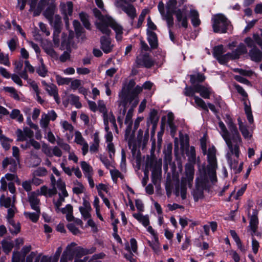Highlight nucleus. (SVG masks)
Segmentation results:
<instances>
[{
  "instance_id": "obj_38",
  "label": "nucleus",
  "mask_w": 262,
  "mask_h": 262,
  "mask_svg": "<svg viewBox=\"0 0 262 262\" xmlns=\"http://www.w3.org/2000/svg\"><path fill=\"white\" fill-rule=\"evenodd\" d=\"M40 65L36 69V72L41 77H45L47 75L48 70L43 63V59H40Z\"/></svg>"
},
{
  "instance_id": "obj_4",
  "label": "nucleus",
  "mask_w": 262,
  "mask_h": 262,
  "mask_svg": "<svg viewBox=\"0 0 262 262\" xmlns=\"http://www.w3.org/2000/svg\"><path fill=\"white\" fill-rule=\"evenodd\" d=\"M194 166L191 163H186L185 165V170L183 176L181 179L180 188H176L175 194L176 196L181 195L182 200H185L187 197V186L191 188L194 175Z\"/></svg>"
},
{
  "instance_id": "obj_6",
  "label": "nucleus",
  "mask_w": 262,
  "mask_h": 262,
  "mask_svg": "<svg viewBox=\"0 0 262 262\" xmlns=\"http://www.w3.org/2000/svg\"><path fill=\"white\" fill-rule=\"evenodd\" d=\"M177 4V0H169L166 4V9L168 12L175 14L179 27L187 28L188 24L187 7L185 6L182 9H176Z\"/></svg>"
},
{
  "instance_id": "obj_28",
  "label": "nucleus",
  "mask_w": 262,
  "mask_h": 262,
  "mask_svg": "<svg viewBox=\"0 0 262 262\" xmlns=\"http://www.w3.org/2000/svg\"><path fill=\"white\" fill-rule=\"evenodd\" d=\"M186 154L188 157V162L187 163L192 164L194 166L196 162V154L194 147H190Z\"/></svg>"
},
{
  "instance_id": "obj_63",
  "label": "nucleus",
  "mask_w": 262,
  "mask_h": 262,
  "mask_svg": "<svg viewBox=\"0 0 262 262\" xmlns=\"http://www.w3.org/2000/svg\"><path fill=\"white\" fill-rule=\"evenodd\" d=\"M57 144L59 146L62 148L66 151L68 152L69 153L70 152L71 147L70 146L63 142L62 140L59 139L57 141Z\"/></svg>"
},
{
  "instance_id": "obj_49",
  "label": "nucleus",
  "mask_w": 262,
  "mask_h": 262,
  "mask_svg": "<svg viewBox=\"0 0 262 262\" xmlns=\"http://www.w3.org/2000/svg\"><path fill=\"white\" fill-rule=\"evenodd\" d=\"M50 119L46 114L44 113L41 115V118L40 120V125L41 128L46 129L49 124Z\"/></svg>"
},
{
  "instance_id": "obj_51",
  "label": "nucleus",
  "mask_w": 262,
  "mask_h": 262,
  "mask_svg": "<svg viewBox=\"0 0 262 262\" xmlns=\"http://www.w3.org/2000/svg\"><path fill=\"white\" fill-rule=\"evenodd\" d=\"M60 33V29H57L56 30H54L53 34V41L54 44V46L56 47H58L60 43V38H59V34Z\"/></svg>"
},
{
  "instance_id": "obj_26",
  "label": "nucleus",
  "mask_w": 262,
  "mask_h": 262,
  "mask_svg": "<svg viewBox=\"0 0 262 262\" xmlns=\"http://www.w3.org/2000/svg\"><path fill=\"white\" fill-rule=\"evenodd\" d=\"M189 77L190 82L192 85H196V84H199V83L202 82L206 79L205 75L201 73L190 75Z\"/></svg>"
},
{
  "instance_id": "obj_3",
  "label": "nucleus",
  "mask_w": 262,
  "mask_h": 262,
  "mask_svg": "<svg viewBox=\"0 0 262 262\" xmlns=\"http://www.w3.org/2000/svg\"><path fill=\"white\" fill-rule=\"evenodd\" d=\"M93 12L94 16L99 21L96 23L97 29L102 33L109 35L111 30L108 27H110L115 31L117 40H121L122 39L123 28L121 26L117 24L111 17L102 15L101 12L97 8H94L93 10Z\"/></svg>"
},
{
  "instance_id": "obj_18",
  "label": "nucleus",
  "mask_w": 262,
  "mask_h": 262,
  "mask_svg": "<svg viewBox=\"0 0 262 262\" xmlns=\"http://www.w3.org/2000/svg\"><path fill=\"white\" fill-rule=\"evenodd\" d=\"M17 163H18L16 159L10 157L5 158L2 162V167L5 169L7 167L8 165H10L11 167L10 170L11 172H15L16 169Z\"/></svg>"
},
{
  "instance_id": "obj_8",
  "label": "nucleus",
  "mask_w": 262,
  "mask_h": 262,
  "mask_svg": "<svg viewBox=\"0 0 262 262\" xmlns=\"http://www.w3.org/2000/svg\"><path fill=\"white\" fill-rule=\"evenodd\" d=\"M212 21V28L214 33H225L230 26V21L222 14L214 15Z\"/></svg>"
},
{
  "instance_id": "obj_56",
  "label": "nucleus",
  "mask_w": 262,
  "mask_h": 262,
  "mask_svg": "<svg viewBox=\"0 0 262 262\" xmlns=\"http://www.w3.org/2000/svg\"><path fill=\"white\" fill-rule=\"evenodd\" d=\"M37 256V252H31L26 256V258L23 256L21 262H33V259L35 260V258Z\"/></svg>"
},
{
  "instance_id": "obj_36",
  "label": "nucleus",
  "mask_w": 262,
  "mask_h": 262,
  "mask_svg": "<svg viewBox=\"0 0 262 262\" xmlns=\"http://www.w3.org/2000/svg\"><path fill=\"white\" fill-rule=\"evenodd\" d=\"M9 50L12 52H14L18 47L19 42L17 37L14 36L7 42Z\"/></svg>"
},
{
  "instance_id": "obj_19",
  "label": "nucleus",
  "mask_w": 262,
  "mask_h": 262,
  "mask_svg": "<svg viewBox=\"0 0 262 262\" xmlns=\"http://www.w3.org/2000/svg\"><path fill=\"white\" fill-rule=\"evenodd\" d=\"M159 120V117L158 115V111L154 109L150 113L149 119L147 123L149 126V124L150 123L152 125L153 129H155L157 127Z\"/></svg>"
},
{
  "instance_id": "obj_12",
  "label": "nucleus",
  "mask_w": 262,
  "mask_h": 262,
  "mask_svg": "<svg viewBox=\"0 0 262 262\" xmlns=\"http://www.w3.org/2000/svg\"><path fill=\"white\" fill-rule=\"evenodd\" d=\"M39 190L36 192L33 191L28 194V201L31 207L34 210H40L39 207L40 200L38 198Z\"/></svg>"
},
{
  "instance_id": "obj_9",
  "label": "nucleus",
  "mask_w": 262,
  "mask_h": 262,
  "mask_svg": "<svg viewBox=\"0 0 262 262\" xmlns=\"http://www.w3.org/2000/svg\"><path fill=\"white\" fill-rule=\"evenodd\" d=\"M137 68L149 69L154 66L155 61L147 53L140 54L137 56L136 62Z\"/></svg>"
},
{
  "instance_id": "obj_48",
  "label": "nucleus",
  "mask_w": 262,
  "mask_h": 262,
  "mask_svg": "<svg viewBox=\"0 0 262 262\" xmlns=\"http://www.w3.org/2000/svg\"><path fill=\"white\" fill-rule=\"evenodd\" d=\"M219 62L221 64H225L228 61L229 59H232V56L231 53H228L226 54L222 55L216 58Z\"/></svg>"
},
{
  "instance_id": "obj_37",
  "label": "nucleus",
  "mask_w": 262,
  "mask_h": 262,
  "mask_svg": "<svg viewBox=\"0 0 262 262\" xmlns=\"http://www.w3.org/2000/svg\"><path fill=\"white\" fill-rule=\"evenodd\" d=\"M50 24L54 28V30L60 29L61 24V18L59 15H55L51 19H49Z\"/></svg>"
},
{
  "instance_id": "obj_14",
  "label": "nucleus",
  "mask_w": 262,
  "mask_h": 262,
  "mask_svg": "<svg viewBox=\"0 0 262 262\" xmlns=\"http://www.w3.org/2000/svg\"><path fill=\"white\" fill-rule=\"evenodd\" d=\"M101 48L103 51L107 54L110 53L114 47L112 43L110 38L106 36H102L100 38Z\"/></svg>"
},
{
  "instance_id": "obj_43",
  "label": "nucleus",
  "mask_w": 262,
  "mask_h": 262,
  "mask_svg": "<svg viewBox=\"0 0 262 262\" xmlns=\"http://www.w3.org/2000/svg\"><path fill=\"white\" fill-rule=\"evenodd\" d=\"M79 17L83 26L87 29L90 30L91 29V24L89 22V16L88 15V14L85 13L81 12L79 14Z\"/></svg>"
},
{
  "instance_id": "obj_46",
  "label": "nucleus",
  "mask_w": 262,
  "mask_h": 262,
  "mask_svg": "<svg viewBox=\"0 0 262 262\" xmlns=\"http://www.w3.org/2000/svg\"><path fill=\"white\" fill-rule=\"evenodd\" d=\"M224 53V47L222 45L215 46L213 49V55L215 58L222 55Z\"/></svg>"
},
{
  "instance_id": "obj_44",
  "label": "nucleus",
  "mask_w": 262,
  "mask_h": 262,
  "mask_svg": "<svg viewBox=\"0 0 262 262\" xmlns=\"http://www.w3.org/2000/svg\"><path fill=\"white\" fill-rule=\"evenodd\" d=\"M1 244L4 252L7 254L12 250L14 246L12 243L6 240H3Z\"/></svg>"
},
{
  "instance_id": "obj_57",
  "label": "nucleus",
  "mask_w": 262,
  "mask_h": 262,
  "mask_svg": "<svg viewBox=\"0 0 262 262\" xmlns=\"http://www.w3.org/2000/svg\"><path fill=\"white\" fill-rule=\"evenodd\" d=\"M239 129L245 139H250L251 138L252 135L248 129L246 125L240 128Z\"/></svg>"
},
{
  "instance_id": "obj_20",
  "label": "nucleus",
  "mask_w": 262,
  "mask_h": 262,
  "mask_svg": "<svg viewBox=\"0 0 262 262\" xmlns=\"http://www.w3.org/2000/svg\"><path fill=\"white\" fill-rule=\"evenodd\" d=\"M130 105V107L127 112V115L125 117V123L127 124L128 123L133 124L132 118L133 116V111L134 108L138 105V102L137 101H133V102H128L126 108Z\"/></svg>"
},
{
  "instance_id": "obj_32",
  "label": "nucleus",
  "mask_w": 262,
  "mask_h": 262,
  "mask_svg": "<svg viewBox=\"0 0 262 262\" xmlns=\"http://www.w3.org/2000/svg\"><path fill=\"white\" fill-rule=\"evenodd\" d=\"M133 216L139 222L141 223L144 227H147L149 224V220L148 215H143L139 213H134Z\"/></svg>"
},
{
  "instance_id": "obj_15",
  "label": "nucleus",
  "mask_w": 262,
  "mask_h": 262,
  "mask_svg": "<svg viewBox=\"0 0 262 262\" xmlns=\"http://www.w3.org/2000/svg\"><path fill=\"white\" fill-rule=\"evenodd\" d=\"M172 145L171 144H168L163 150V154L164 155V168L166 169L168 168V164H170L172 160Z\"/></svg>"
},
{
  "instance_id": "obj_16",
  "label": "nucleus",
  "mask_w": 262,
  "mask_h": 262,
  "mask_svg": "<svg viewBox=\"0 0 262 262\" xmlns=\"http://www.w3.org/2000/svg\"><path fill=\"white\" fill-rule=\"evenodd\" d=\"M45 90L50 96H53L55 101L57 104L60 103V100L58 96V89L55 84L53 83L50 84V85L48 86V87H47Z\"/></svg>"
},
{
  "instance_id": "obj_1",
  "label": "nucleus",
  "mask_w": 262,
  "mask_h": 262,
  "mask_svg": "<svg viewBox=\"0 0 262 262\" xmlns=\"http://www.w3.org/2000/svg\"><path fill=\"white\" fill-rule=\"evenodd\" d=\"M225 121L231 134L222 121L219 122V126L221 129L220 134L229 149L226 157L231 168L236 169L238 163L237 159L240 154L239 146L242 144V140L237 127L230 115H226Z\"/></svg>"
},
{
  "instance_id": "obj_61",
  "label": "nucleus",
  "mask_w": 262,
  "mask_h": 262,
  "mask_svg": "<svg viewBox=\"0 0 262 262\" xmlns=\"http://www.w3.org/2000/svg\"><path fill=\"white\" fill-rule=\"evenodd\" d=\"M8 212L7 215V221L13 220V217L15 214L16 208L15 207L14 204H12V206L11 207L7 208Z\"/></svg>"
},
{
  "instance_id": "obj_50",
  "label": "nucleus",
  "mask_w": 262,
  "mask_h": 262,
  "mask_svg": "<svg viewBox=\"0 0 262 262\" xmlns=\"http://www.w3.org/2000/svg\"><path fill=\"white\" fill-rule=\"evenodd\" d=\"M97 110L103 114V117H106L107 112L105 104L103 100H99L98 102Z\"/></svg>"
},
{
  "instance_id": "obj_10",
  "label": "nucleus",
  "mask_w": 262,
  "mask_h": 262,
  "mask_svg": "<svg viewBox=\"0 0 262 262\" xmlns=\"http://www.w3.org/2000/svg\"><path fill=\"white\" fill-rule=\"evenodd\" d=\"M258 211L256 209L253 210L252 214L250 216L249 226L252 233L251 235H258L257 233L258 225Z\"/></svg>"
},
{
  "instance_id": "obj_13",
  "label": "nucleus",
  "mask_w": 262,
  "mask_h": 262,
  "mask_svg": "<svg viewBox=\"0 0 262 262\" xmlns=\"http://www.w3.org/2000/svg\"><path fill=\"white\" fill-rule=\"evenodd\" d=\"M76 246L75 243H72L70 245H68L65 251H63L60 262H68V261H72L73 256L74 252L72 250V247Z\"/></svg>"
},
{
  "instance_id": "obj_35",
  "label": "nucleus",
  "mask_w": 262,
  "mask_h": 262,
  "mask_svg": "<svg viewBox=\"0 0 262 262\" xmlns=\"http://www.w3.org/2000/svg\"><path fill=\"white\" fill-rule=\"evenodd\" d=\"M12 140L6 137L4 135L0 136V141L3 147L5 150H8L10 148V143L12 142Z\"/></svg>"
},
{
  "instance_id": "obj_21",
  "label": "nucleus",
  "mask_w": 262,
  "mask_h": 262,
  "mask_svg": "<svg viewBox=\"0 0 262 262\" xmlns=\"http://www.w3.org/2000/svg\"><path fill=\"white\" fill-rule=\"evenodd\" d=\"M249 56L255 62H260L262 59V52L258 49L253 48L249 51Z\"/></svg>"
},
{
  "instance_id": "obj_7",
  "label": "nucleus",
  "mask_w": 262,
  "mask_h": 262,
  "mask_svg": "<svg viewBox=\"0 0 262 262\" xmlns=\"http://www.w3.org/2000/svg\"><path fill=\"white\" fill-rule=\"evenodd\" d=\"M162 160L148 158L146 161V167L151 170V181L155 185H159L162 176Z\"/></svg>"
},
{
  "instance_id": "obj_2",
  "label": "nucleus",
  "mask_w": 262,
  "mask_h": 262,
  "mask_svg": "<svg viewBox=\"0 0 262 262\" xmlns=\"http://www.w3.org/2000/svg\"><path fill=\"white\" fill-rule=\"evenodd\" d=\"M208 164L199 168L195 180V187L191 193L195 202L204 197V190L208 182V178L212 183L217 181L216 170L217 168L216 158V149L214 146L209 148L207 152Z\"/></svg>"
},
{
  "instance_id": "obj_41",
  "label": "nucleus",
  "mask_w": 262,
  "mask_h": 262,
  "mask_svg": "<svg viewBox=\"0 0 262 262\" xmlns=\"http://www.w3.org/2000/svg\"><path fill=\"white\" fill-rule=\"evenodd\" d=\"M10 117L12 119H16L19 122H22L24 120L23 116L18 109L13 110L10 114Z\"/></svg>"
},
{
  "instance_id": "obj_33",
  "label": "nucleus",
  "mask_w": 262,
  "mask_h": 262,
  "mask_svg": "<svg viewBox=\"0 0 262 262\" xmlns=\"http://www.w3.org/2000/svg\"><path fill=\"white\" fill-rule=\"evenodd\" d=\"M35 212H25L24 215L25 216L29 218L32 222L34 223H36L38 220L40 214V210L37 211L35 210Z\"/></svg>"
},
{
  "instance_id": "obj_40",
  "label": "nucleus",
  "mask_w": 262,
  "mask_h": 262,
  "mask_svg": "<svg viewBox=\"0 0 262 262\" xmlns=\"http://www.w3.org/2000/svg\"><path fill=\"white\" fill-rule=\"evenodd\" d=\"M80 165L85 177L88 176L89 174H93V168L88 163L85 161H82Z\"/></svg>"
},
{
  "instance_id": "obj_22",
  "label": "nucleus",
  "mask_w": 262,
  "mask_h": 262,
  "mask_svg": "<svg viewBox=\"0 0 262 262\" xmlns=\"http://www.w3.org/2000/svg\"><path fill=\"white\" fill-rule=\"evenodd\" d=\"M247 52V50L246 46L243 43H240L237 48L231 53L232 56V59H237L239 57L240 55Z\"/></svg>"
},
{
  "instance_id": "obj_17",
  "label": "nucleus",
  "mask_w": 262,
  "mask_h": 262,
  "mask_svg": "<svg viewBox=\"0 0 262 262\" xmlns=\"http://www.w3.org/2000/svg\"><path fill=\"white\" fill-rule=\"evenodd\" d=\"M147 40L151 48L156 49L158 46V37L156 33L147 30Z\"/></svg>"
},
{
  "instance_id": "obj_60",
  "label": "nucleus",
  "mask_w": 262,
  "mask_h": 262,
  "mask_svg": "<svg viewBox=\"0 0 262 262\" xmlns=\"http://www.w3.org/2000/svg\"><path fill=\"white\" fill-rule=\"evenodd\" d=\"M169 12L163 15L164 19L166 21L167 26L169 28L172 27L173 25V18L171 14H169Z\"/></svg>"
},
{
  "instance_id": "obj_34",
  "label": "nucleus",
  "mask_w": 262,
  "mask_h": 262,
  "mask_svg": "<svg viewBox=\"0 0 262 262\" xmlns=\"http://www.w3.org/2000/svg\"><path fill=\"white\" fill-rule=\"evenodd\" d=\"M55 10V6L53 4H52L47 8V9L43 12V15L45 16V17L49 20V19H51L52 17L54 16V15Z\"/></svg>"
},
{
  "instance_id": "obj_5",
  "label": "nucleus",
  "mask_w": 262,
  "mask_h": 262,
  "mask_svg": "<svg viewBox=\"0 0 262 262\" xmlns=\"http://www.w3.org/2000/svg\"><path fill=\"white\" fill-rule=\"evenodd\" d=\"M143 90L142 86L137 85L130 92L126 89H122L121 92L119 93V96L120 100L118 101L119 107H122V116H124L126 112V107L128 102H133L137 101L139 103V100L137 96Z\"/></svg>"
},
{
  "instance_id": "obj_23",
  "label": "nucleus",
  "mask_w": 262,
  "mask_h": 262,
  "mask_svg": "<svg viewBox=\"0 0 262 262\" xmlns=\"http://www.w3.org/2000/svg\"><path fill=\"white\" fill-rule=\"evenodd\" d=\"M41 162V159L38 155L31 151L30 152V157L29 159V165L30 167H35L38 166Z\"/></svg>"
},
{
  "instance_id": "obj_45",
  "label": "nucleus",
  "mask_w": 262,
  "mask_h": 262,
  "mask_svg": "<svg viewBox=\"0 0 262 262\" xmlns=\"http://www.w3.org/2000/svg\"><path fill=\"white\" fill-rule=\"evenodd\" d=\"M194 102L198 107L201 108L202 109L208 111L207 105L206 104L205 101L199 97L197 96H194Z\"/></svg>"
},
{
  "instance_id": "obj_30",
  "label": "nucleus",
  "mask_w": 262,
  "mask_h": 262,
  "mask_svg": "<svg viewBox=\"0 0 262 262\" xmlns=\"http://www.w3.org/2000/svg\"><path fill=\"white\" fill-rule=\"evenodd\" d=\"M99 133L96 132L94 134L93 143L90 146V150L92 152H96L98 151L99 146Z\"/></svg>"
},
{
  "instance_id": "obj_11",
  "label": "nucleus",
  "mask_w": 262,
  "mask_h": 262,
  "mask_svg": "<svg viewBox=\"0 0 262 262\" xmlns=\"http://www.w3.org/2000/svg\"><path fill=\"white\" fill-rule=\"evenodd\" d=\"M194 90L196 93H199L200 96L205 99H209L210 95L213 93L210 86L200 84H196L194 85Z\"/></svg>"
},
{
  "instance_id": "obj_59",
  "label": "nucleus",
  "mask_w": 262,
  "mask_h": 262,
  "mask_svg": "<svg viewBox=\"0 0 262 262\" xmlns=\"http://www.w3.org/2000/svg\"><path fill=\"white\" fill-rule=\"evenodd\" d=\"M75 142L77 144L81 145L86 141L85 139L83 138L81 134L79 132H76L75 133Z\"/></svg>"
},
{
  "instance_id": "obj_55",
  "label": "nucleus",
  "mask_w": 262,
  "mask_h": 262,
  "mask_svg": "<svg viewBox=\"0 0 262 262\" xmlns=\"http://www.w3.org/2000/svg\"><path fill=\"white\" fill-rule=\"evenodd\" d=\"M106 117L107 118L106 120L107 121V123H108V122H110V123H111L113 125L116 132L118 133V128L114 115H113L112 113L110 114H107Z\"/></svg>"
},
{
  "instance_id": "obj_25",
  "label": "nucleus",
  "mask_w": 262,
  "mask_h": 262,
  "mask_svg": "<svg viewBox=\"0 0 262 262\" xmlns=\"http://www.w3.org/2000/svg\"><path fill=\"white\" fill-rule=\"evenodd\" d=\"M122 10L133 20L137 16L136 10L134 6L131 4H127L123 8Z\"/></svg>"
},
{
  "instance_id": "obj_58",
  "label": "nucleus",
  "mask_w": 262,
  "mask_h": 262,
  "mask_svg": "<svg viewBox=\"0 0 262 262\" xmlns=\"http://www.w3.org/2000/svg\"><path fill=\"white\" fill-rule=\"evenodd\" d=\"M194 85L193 87L186 86L184 89V94L187 96L193 97L195 96L194 94L196 93L194 90Z\"/></svg>"
},
{
  "instance_id": "obj_62",
  "label": "nucleus",
  "mask_w": 262,
  "mask_h": 262,
  "mask_svg": "<svg viewBox=\"0 0 262 262\" xmlns=\"http://www.w3.org/2000/svg\"><path fill=\"white\" fill-rule=\"evenodd\" d=\"M47 170L45 167H39L33 172L34 176L43 177L47 174Z\"/></svg>"
},
{
  "instance_id": "obj_39",
  "label": "nucleus",
  "mask_w": 262,
  "mask_h": 262,
  "mask_svg": "<svg viewBox=\"0 0 262 262\" xmlns=\"http://www.w3.org/2000/svg\"><path fill=\"white\" fill-rule=\"evenodd\" d=\"M44 51L51 58L56 59L58 58V55L54 50L52 45L44 46L43 47Z\"/></svg>"
},
{
  "instance_id": "obj_54",
  "label": "nucleus",
  "mask_w": 262,
  "mask_h": 262,
  "mask_svg": "<svg viewBox=\"0 0 262 262\" xmlns=\"http://www.w3.org/2000/svg\"><path fill=\"white\" fill-rule=\"evenodd\" d=\"M73 25L74 26L75 31L76 34L78 37L81 35L83 29L81 27L80 24L77 20H74L73 21Z\"/></svg>"
},
{
  "instance_id": "obj_52",
  "label": "nucleus",
  "mask_w": 262,
  "mask_h": 262,
  "mask_svg": "<svg viewBox=\"0 0 262 262\" xmlns=\"http://www.w3.org/2000/svg\"><path fill=\"white\" fill-rule=\"evenodd\" d=\"M71 99V103L74 105L76 108H80L81 107V103L79 102V98L78 96L71 94L70 96Z\"/></svg>"
},
{
  "instance_id": "obj_42",
  "label": "nucleus",
  "mask_w": 262,
  "mask_h": 262,
  "mask_svg": "<svg viewBox=\"0 0 262 262\" xmlns=\"http://www.w3.org/2000/svg\"><path fill=\"white\" fill-rule=\"evenodd\" d=\"M4 90L5 92L10 93V96L16 100H19L20 98L16 90L13 87L6 86L4 87Z\"/></svg>"
},
{
  "instance_id": "obj_53",
  "label": "nucleus",
  "mask_w": 262,
  "mask_h": 262,
  "mask_svg": "<svg viewBox=\"0 0 262 262\" xmlns=\"http://www.w3.org/2000/svg\"><path fill=\"white\" fill-rule=\"evenodd\" d=\"M56 80L58 85L69 84L71 79L70 78H64L59 75L56 76Z\"/></svg>"
},
{
  "instance_id": "obj_29",
  "label": "nucleus",
  "mask_w": 262,
  "mask_h": 262,
  "mask_svg": "<svg viewBox=\"0 0 262 262\" xmlns=\"http://www.w3.org/2000/svg\"><path fill=\"white\" fill-rule=\"evenodd\" d=\"M190 15L192 25L194 27H196L200 25L201 21L199 18V13L194 9H191L190 11Z\"/></svg>"
},
{
  "instance_id": "obj_27",
  "label": "nucleus",
  "mask_w": 262,
  "mask_h": 262,
  "mask_svg": "<svg viewBox=\"0 0 262 262\" xmlns=\"http://www.w3.org/2000/svg\"><path fill=\"white\" fill-rule=\"evenodd\" d=\"M9 226V230L11 234H17L20 231V224L17 222L16 223L13 220L8 221Z\"/></svg>"
},
{
  "instance_id": "obj_24",
  "label": "nucleus",
  "mask_w": 262,
  "mask_h": 262,
  "mask_svg": "<svg viewBox=\"0 0 262 262\" xmlns=\"http://www.w3.org/2000/svg\"><path fill=\"white\" fill-rule=\"evenodd\" d=\"M15 196H13L12 199L10 197H6L3 194L0 198V205L4 206L5 208H9L14 204Z\"/></svg>"
},
{
  "instance_id": "obj_31",
  "label": "nucleus",
  "mask_w": 262,
  "mask_h": 262,
  "mask_svg": "<svg viewBox=\"0 0 262 262\" xmlns=\"http://www.w3.org/2000/svg\"><path fill=\"white\" fill-rule=\"evenodd\" d=\"M60 6L64 14L69 15L70 16L72 14L73 5L72 2H68L67 4H61Z\"/></svg>"
},
{
  "instance_id": "obj_47",
  "label": "nucleus",
  "mask_w": 262,
  "mask_h": 262,
  "mask_svg": "<svg viewBox=\"0 0 262 262\" xmlns=\"http://www.w3.org/2000/svg\"><path fill=\"white\" fill-rule=\"evenodd\" d=\"M0 64H4V66L10 67V62L8 54H4L3 52H0Z\"/></svg>"
},
{
  "instance_id": "obj_64",
  "label": "nucleus",
  "mask_w": 262,
  "mask_h": 262,
  "mask_svg": "<svg viewBox=\"0 0 262 262\" xmlns=\"http://www.w3.org/2000/svg\"><path fill=\"white\" fill-rule=\"evenodd\" d=\"M34 262H51V258L46 255L42 256V254L40 253L37 255Z\"/></svg>"
}]
</instances>
